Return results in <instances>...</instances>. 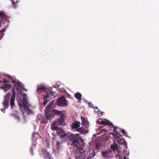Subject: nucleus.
Here are the masks:
<instances>
[{"mask_svg":"<svg viewBox=\"0 0 159 159\" xmlns=\"http://www.w3.org/2000/svg\"><path fill=\"white\" fill-rule=\"evenodd\" d=\"M66 138L71 142L72 146L78 149L76 152L79 153L80 151L79 149L83 148L84 146L83 140L80 137V135L78 134L68 133L67 134Z\"/></svg>","mask_w":159,"mask_h":159,"instance_id":"nucleus-1","label":"nucleus"},{"mask_svg":"<svg viewBox=\"0 0 159 159\" xmlns=\"http://www.w3.org/2000/svg\"><path fill=\"white\" fill-rule=\"evenodd\" d=\"M54 101L51 102L46 107L45 111L46 118L42 119L41 122V123H45L47 122L48 120H51L52 118H53L55 117L53 112H52L53 109H51V108L54 104Z\"/></svg>","mask_w":159,"mask_h":159,"instance_id":"nucleus-2","label":"nucleus"},{"mask_svg":"<svg viewBox=\"0 0 159 159\" xmlns=\"http://www.w3.org/2000/svg\"><path fill=\"white\" fill-rule=\"evenodd\" d=\"M52 112H53V114L55 115H59L60 114L59 118L56 121L58 125L64 126L66 125L65 122V113L64 111H58L56 109H53Z\"/></svg>","mask_w":159,"mask_h":159,"instance_id":"nucleus-3","label":"nucleus"},{"mask_svg":"<svg viewBox=\"0 0 159 159\" xmlns=\"http://www.w3.org/2000/svg\"><path fill=\"white\" fill-rule=\"evenodd\" d=\"M56 103L59 106L63 107L67 105V100L65 98L64 96L61 97L57 99Z\"/></svg>","mask_w":159,"mask_h":159,"instance_id":"nucleus-4","label":"nucleus"},{"mask_svg":"<svg viewBox=\"0 0 159 159\" xmlns=\"http://www.w3.org/2000/svg\"><path fill=\"white\" fill-rule=\"evenodd\" d=\"M102 154L104 158H109V157H111L112 155V152L110 149L102 151Z\"/></svg>","mask_w":159,"mask_h":159,"instance_id":"nucleus-5","label":"nucleus"},{"mask_svg":"<svg viewBox=\"0 0 159 159\" xmlns=\"http://www.w3.org/2000/svg\"><path fill=\"white\" fill-rule=\"evenodd\" d=\"M56 130L58 135L61 137L62 139H65L66 138L67 134L64 133L63 129L58 128Z\"/></svg>","mask_w":159,"mask_h":159,"instance_id":"nucleus-6","label":"nucleus"},{"mask_svg":"<svg viewBox=\"0 0 159 159\" xmlns=\"http://www.w3.org/2000/svg\"><path fill=\"white\" fill-rule=\"evenodd\" d=\"M42 152L44 155L43 157L45 159H52L50 153L44 148L42 149Z\"/></svg>","mask_w":159,"mask_h":159,"instance_id":"nucleus-7","label":"nucleus"},{"mask_svg":"<svg viewBox=\"0 0 159 159\" xmlns=\"http://www.w3.org/2000/svg\"><path fill=\"white\" fill-rule=\"evenodd\" d=\"M12 86L9 84H3L2 85L1 88L5 92H6L10 89L11 88Z\"/></svg>","mask_w":159,"mask_h":159,"instance_id":"nucleus-8","label":"nucleus"},{"mask_svg":"<svg viewBox=\"0 0 159 159\" xmlns=\"http://www.w3.org/2000/svg\"><path fill=\"white\" fill-rule=\"evenodd\" d=\"M80 122L76 121L71 123V127L73 129H77L80 127Z\"/></svg>","mask_w":159,"mask_h":159,"instance_id":"nucleus-9","label":"nucleus"},{"mask_svg":"<svg viewBox=\"0 0 159 159\" xmlns=\"http://www.w3.org/2000/svg\"><path fill=\"white\" fill-rule=\"evenodd\" d=\"M58 125L56 121H54L51 125V129L53 131L56 130L58 128Z\"/></svg>","mask_w":159,"mask_h":159,"instance_id":"nucleus-10","label":"nucleus"},{"mask_svg":"<svg viewBox=\"0 0 159 159\" xmlns=\"http://www.w3.org/2000/svg\"><path fill=\"white\" fill-rule=\"evenodd\" d=\"M98 123L99 125H108L109 126L113 125L112 123L108 121H101L98 122Z\"/></svg>","mask_w":159,"mask_h":159,"instance_id":"nucleus-11","label":"nucleus"},{"mask_svg":"<svg viewBox=\"0 0 159 159\" xmlns=\"http://www.w3.org/2000/svg\"><path fill=\"white\" fill-rule=\"evenodd\" d=\"M76 130L82 134H84L88 133V131L83 127L78 128Z\"/></svg>","mask_w":159,"mask_h":159,"instance_id":"nucleus-12","label":"nucleus"},{"mask_svg":"<svg viewBox=\"0 0 159 159\" xmlns=\"http://www.w3.org/2000/svg\"><path fill=\"white\" fill-rule=\"evenodd\" d=\"M23 107H24L25 111L26 112L28 115H30L33 113L32 111L30 109L29 107L27 105Z\"/></svg>","mask_w":159,"mask_h":159,"instance_id":"nucleus-13","label":"nucleus"},{"mask_svg":"<svg viewBox=\"0 0 159 159\" xmlns=\"http://www.w3.org/2000/svg\"><path fill=\"white\" fill-rule=\"evenodd\" d=\"M45 92L46 94H43V95L45 96H47L48 97H51L52 95H53V93L50 90L47 89L45 90Z\"/></svg>","mask_w":159,"mask_h":159,"instance_id":"nucleus-14","label":"nucleus"},{"mask_svg":"<svg viewBox=\"0 0 159 159\" xmlns=\"http://www.w3.org/2000/svg\"><path fill=\"white\" fill-rule=\"evenodd\" d=\"M82 124L83 125L87 126L89 124V122L83 116H81Z\"/></svg>","mask_w":159,"mask_h":159,"instance_id":"nucleus-15","label":"nucleus"},{"mask_svg":"<svg viewBox=\"0 0 159 159\" xmlns=\"http://www.w3.org/2000/svg\"><path fill=\"white\" fill-rule=\"evenodd\" d=\"M25 95V94H24V96L23 97L22 100V107H24L25 106L28 105V101Z\"/></svg>","mask_w":159,"mask_h":159,"instance_id":"nucleus-16","label":"nucleus"},{"mask_svg":"<svg viewBox=\"0 0 159 159\" xmlns=\"http://www.w3.org/2000/svg\"><path fill=\"white\" fill-rule=\"evenodd\" d=\"M63 142L62 141H57L56 144V147L57 149L59 150L62 148Z\"/></svg>","mask_w":159,"mask_h":159,"instance_id":"nucleus-17","label":"nucleus"},{"mask_svg":"<svg viewBox=\"0 0 159 159\" xmlns=\"http://www.w3.org/2000/svg\"><path fill=\"white\" fill-rule=\"evenodd\" d=\"M82 96L81 93L79 92H77L74 94V97L79 101L81 100Z\"/></svg>","mask_w":159,"mask_h":159,"instance_id":"nucleus-18","label":"nucleus"},{"mask_svg":"<svg viewBox=\"0 0 159 159\" xmlns=\"http://www.w3.org/2000/svg\"><path fill=\"white\" fill-rule=\"evenodd\" d=\"M7 17V16L4 13L0 11V21L2 20H5Z\"/></svg>","mask_w":159,"mask_h":159,"instance_id":"nucleus-19","label":"nucleus"},{"mask_svg":"<svg viewBox=\"0 0 159 159\" xmlns=\"http://www.w3.org/2000/svg\"><path fill=\"white\" fill-rule=\"evenodd\" d=\"M11 94V93H8L7 94L5 95L4 97V102H9Z\"/></svg>","mask_w":159,"mask_h":159,"instance_id":"nucleus-20","label":"nucleus"},{"mask_svg":"<svg viewBox=\"0 0 159 159\" xmlns=\"http://www.w3.org/2000/svg\"><path fill=\"white\" fill-rule=\"evenodd\" d=\"M22 98L20 96H17L16 99L18 102V105L20 107H22Z\"/></svg>","mask_w":159,"mask_h":159,"instance_id":"nucleus-21","label":"nucleus"},{"mask_svg":"<svg viewBox=\"0 0 159 159\" xmlns=\"http://www.w3.org/2000/svg\"><path fill=\"white\" fill-rule=\"evenodd\" d=\"M102 143L101 142H98L95 145V149L97 150L99 149L103 146Z\"/></svg>","mask_w":159,"mask_h":159,"instance_id":"nucleus-22","label":"nucleus"},{"mask_svg":"<svg viewBox=\"0 0 159 159\" xmlns=\"http://www.w3.org/2000/svg\"><path fill=\"white\" fill-rule=\"evenodd\" d=\"M111 148L112 150L115 151L116 150L118 149V147L117 144L116 143H114L111 145Z\"/></svg>","mask_w":159,"mask_h":159,"instance_id":"nucleus-23","label":"nucleus"},{"mask_svg":"<svg viewBox=\"0 0 159 159\" xmlns=\"http://www.w3.org/2000/svg\"><path fill=\"white\" fill-rule=\"evenodd\" d=\"M112 134L113 137H114V139H116V138L118 139V140H120L119 139L120 138V134L118 133H116V134L115 132H113L112 133H111Z\"/></svg>","mask_w":159,"mask_h":159,"instance_id":"nucleus-24","label":"nucleus"},{"mask_svg":"<svg viewBox=\"0 0 159 159\" xmlns=\"http://www.w3.org/2000/svg\"><path fill=\"white\" fill-rule=\"evenodd\" d=\"M43 105H45L49 101V100L47 99V98H48L47 97V96H45V95H43Z\"/></svg>","mask_w":159,"mask_h":159,"instance_id":"nucleus-25","label":"nucleus"},{"mask_svg":"<svg viewBox=\"0 0 159 159\" xmlns=\"http://www.w3.org/2000/svg\"><path fill=\"white\" fill-rule=\"evenodd\" d=\"M11 81H12V83L13 84H14L13 88L16 89H17V90L18 91L19 89L17 88V84H16V83L17 82H16V80H13L12 79H11Z\"/></svg>","mask_w":159,"mask_h":159,"instance_id":"nucleus-26","label":"nucleus"},{"mask_svg":"<svg viewBox=\"0 0 159 159\" xmlns=\"http://www.w3.org/2000/svg\"><path fill=\"white\" fill-rule=\"evenodd\" d=\"M96 155V153L94 152L93 151L92 152L90 153L89 155V157L87 158L90 159L92 157H94Z\"/></svg>","mask_w":159,"mask_h":159,"instance_id":"nucleus-27","label":"nucleus"},{"mask_svg":"<svg viewBox=\"0 0 159 159\" xmlns=\"http://www.w3.org/2000/svg\"><path fill=\"white\" fill-rule=\"evenodd\" d=\"M15 99L14 98H11L10 102V105L11 106V108H12L14 106V101Z\"/></svg>","mask_w":159,"mask_h":159,"instance_id":"nucleus-28","label":"nucleus"},{"mask_svg":"<svg viewBox=\"0 0 159 159\" xmlns=\"http://www.w3.org/2000/svg\"><path fill=\"white\" fill-rule=\"evenodd\" d=\"M9 102H4L2 103V104L4 105V107L6 108H8L9 104Z\"/></svg>","mask_w":159,"mask_h":159,"instance_id":"nucleus-29","label":"nucleus"},{"mask_svg":"<svg viewBox=\"0 0 159 159\" xmlns=\"http://www.w3.org/2000/svg\"><path fill=\"white\" fill-rule=\"evenodd\" d=\"M18 3V1H16L15 2H13L12 3V6L13 7H16L17 6V4Z\"/></svg>","mask_w":159,"mask_h":159,"instance_id":"nucleus-30","label":"nucleus"},{"mask_svg":"<svg viewBox=\"0 0 159 159\" xmlns=\"http://www.w3.org/2000/svg\"><path fill=\"white\" fill-rule=\"evenodd\" d=\"M45 87L42 86L38 88L37 90V91H39V90H41L43 91L44 90H45Z\"/></svg>","mask_w":159,"mask_h":159,"instance_id":"nucleus-31","label":"nucleus"},{"mask_svg":"<svg viewBox=\"0 0 159 159\" xmlns=\"http://www.w3.org/2000/svg\"><path fill=\"white\" fill-rule=\"evenodd\" d=\"M81 156V153H79L78 155L76 154L75 156L76 159H80V157Z\"/></svg>","mask_w":159,"mask_h":159,"instance_id":"nucleus-32","label":"nucleus"},{"mask_svg":"<svg viewBox=\"0 0 159 159\" xmlns=\"http://www.w3.org/2000/svg\"><path fill=\"white\" fill-rule=\"evenodd\" d=\"M16 84L17 86V88L18 87H20L21 88H22V85L19 82H17L16 83Z\"/></svg>","mask_w":159,"mask_h":159,"instance_id":"nucleus-33","label":"nucleus"},{"mask_svg":"<svg viewBox=\"0 0 159 159\" xmlns=\"http://www.w3.org/2000/svg\"><path fill=\"white\" fill-rule=\"evenodd\" d=\"M121 132L122 133V134L125 136H126L127 135V133L126 132L125 130L124 129H121Z\"/></svg>","mask_w":159,"mask_h":159,"instance_id":"nucleus-34","label":"nucleus"},{"mask_svg":"<svg viewBox=\"0 0 159 159\" xmlns=\"http://www.w3.org/2000/svg\"><path fill=\"white\" fill-rule=\"evenodd\" d=\"M16 93L15 91L13 92L12 96L11 97V98H14L15 99V98Z\"/></svg>","mask_w":159,"mask_h":159,"instance_id":"nucleus-35","label":"nucleus"},{"mask_svg":"<svg viewBox=\"0 0 159 159\" xmlns=\"http://www.w3.org/2000/svg\"><path fill=\"white\" fill-rule=\"evenodd\" d=\"M9 82V81L7 80L6 79H4L3 81V84H6V83Z\"/></svg>","mask_w":159,"mask_h":159,"instance_id":"nucleus-36","label":"nucleus"},{"mask_svg":"<svg viewBox=\"0 0 159 159\" xmlns=\"http://www.w3.org/2000/svg\"><path fill=\"white\" fill-rule=\"evenodd\" d=\"M5 29H4L2 30L0 32V33H3V32H4L5 31Z\"/></svg>","mask_w":159,"mask_h":159,"instance_id":"nucleus-37","label":"nucleus"},{"mask_svg":"<svg viewBox=\"0 0 159 159\" xmlns=\"http://www.w3.org/2000/svg\"><path fill=\"white\" fill-rule=\"evenodd\" d=\"M1 110L3 113H4L5 111V110H4L3 109H1Z\"/></svg>","mask_w":159,"mask_h":159,"instance_id":"nucleus-38","label":"nucleus"},{"mask_svg":"<svg viewBox=\"0 0 159 159\" xmlns=\"http://www.w3.org/2000/svg\"><path fill=\"white\" fill-rule=\"evenodd\" d=\"M9 78H10V79H11H11H12V76H9Z\"/></svg>","mask_w":159,"mask_h":159,"instance_id":"nucleus-39","label":"nucleus"},{"mask_svg":"<svg viewBox=\"0 0 159 159\" xmlns=\"http://www.w3.org/2000/svg\"><path fill=\"white\" fill-rule=\"evenodd\" d=\"M89 106L90 107H91V105H92V104H90L89 103Z\"/></svg>","mask_w":159,"mask_h":159,"instance_id":"nucleus-40","label":"nucleus"},{"mask_svg":"<svg viewBox=\"0 0 159 159\" xmlns=\"http://www.w3.org/2000/svg\"><path fill=\"white\" fill-rule=\"evenodd\" d=\"M42 90H39V91H37L38 92H41Z\"/></svg>","mask_w":159,"mask_h":159,"instance_id":"nucleus-41","label":"nucleus"},{"mask_svg":"<svg viewBox=\"0 0 159 159\" xmlns=\"http://www.w3.org/2000/svg\"><path fill=\"white\" fill-rule=\"evenodd\" d=\"M121 140L122 141V142H123V143H125V141L124 140Z\"/></svg>","mask_w":159,"mask_h":159,"instance_id":"nucleus-42","label":"nucleus"},{"mask_svg":"<svg viewBox=\"0 0 159 159\" xmlns=\"http://www.w3.org/2000/svg\"><path fill=\"white\" fill-rule=\"evenodd\" d=\"M124 159H126V156H124Z\"/></svg>","mask_w":159,"mask_h":159,"instance_id":"nucleus-43","label":"nucleus"},{"mask_svg":"<svg viewBox=\"0 0 159 159\" xmlns=\"http://www.w3.org/2000/svg\"><path fill=\"white\" fill-rule=\"evenodd\" d=\"M1 81H1V80H0V83Z\"/></svg>","mask_w":159,"mask_h":159,"instance_id":"nucleus-44","label":"nucleus"},{"mask_svg":"<svg viewBox=\"0 0 159 159\" xmlns=\"http://www.w3.org/2000/svg\"><path fill=\"white\" fill-rule=\"evenodd\" d=\"M103 130H105V129H103Z\"/></svg>","mask_w":159,"mask_h":159,"instance_id":"nucleus-45","label":"nucleus"},{"mask_svg":"<svg viewBox=\"0 0 159 159\" xmlns=\"http://www.w3.org/2000/svg\"><path fill=\"white\" fill-rule=\"evenodd\" d=\"M1 38H2V36H1Z\"/></svg>","mask_w":159,"mask_h":159,"instance_id":"nucleus-46","label":"nucleus"}]
</instances>
